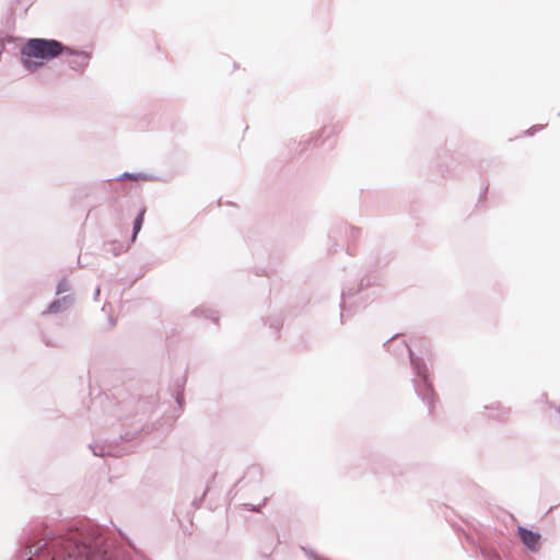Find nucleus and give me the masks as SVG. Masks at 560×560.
<instances>
[{"instance_id":"nucleus-1","label":"nucleus","mask_w":560,"mask_h":560,"mask_svg":"<svg viewBox=\"0 0 560 560\" xmlns=\"http://www.w3.org/2000/svg\"><path fill=\"white\" fill-rule=\"evenodd\" d=\"M32 548L35 558L28 560H91L88 546L79 544L73 536L56 538L49 547L38 541Z\"/></svg>"},{"instance_id":"nucleus-2","label":"nucleus","mask_w":560,"mask_h":560,"mask_svg":"<svg viewBox=\"0 0 560 560\" xmlns=\"http://www.w3.org/2000/svg\"><path fill=\"white\" fill-rule=\"evenodd\" d=\"M65 51L66 46L56 39L31 38L21 49V59L28 71H36Z\"/></svg>"},{"instance_id":"nucleus-3","label":"nucleus","mask_w":560,"mask_h":560,"mask_svg":"<svg viewBox=\"0 0 560 560\" xmlns=\"http://www.w3.org/2000/svg\"><path fill=\"white\" fill-rule=\"evenodd\" d=\"M62 56H65L67 58L66 59L67 63L73 70H77V71L84 70L88 67L90 59H91V55L89 52L74 50L67 46H66V51Z\"/></svg>"},{"instance_id":"nucleus-4","label":"nucleus","mask_w":560,"mask_h":560,"mask_svg":"<svg viewBox=\"0 0 560 560\" xmlns=\"http://www.w3.org/2000/svg\"><path fill=\"white\" fill-rule=\"evenodd\" d=\"M518 536L522 542L532 551L540 549V535L536 532L529 530L523 526L517 528Z\"/></svg>"},{"instance_id":"nucleus-5","label":"nucleus","mask_w":560,"mask_h":560,"mask_svg":"<svg viewBox=\"0 0 560 560\" xmlns=\"http://www.w3.org/2000/svg\"><path fill=\"white\" fill-rule=\"evenodd\" d=\"M144 214H145V209H141L139 214L137 215L135 222H133V235H132V241H135L136 238V235L138 234V232L141 230V226H142V223H143V218H144Z\"/></svg>"}]
</instances>
